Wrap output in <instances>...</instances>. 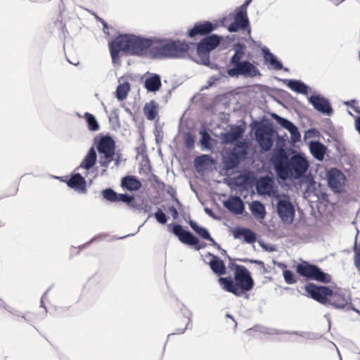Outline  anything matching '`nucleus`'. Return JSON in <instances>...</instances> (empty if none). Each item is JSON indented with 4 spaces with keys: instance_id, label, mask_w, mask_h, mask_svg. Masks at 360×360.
<instances>
[{
    "instance_id": "12",
    "label": "nucleus",
    "mask_w": 360,
    "mask_h": 360,
    "mask_svg": "<svg viewBox=\"0 0 360 360\" xmlns=\"http://www.w3.org/2000/svg\"><path fill=\"white\" fill-rule=\"evenodd\" d=\"M184 227L188 228V226H167V230L176 236L183 244L193 247L197 250L205 248V243H201L196 236L190 231L186 230Z\"/></svg>"
},
{
    "instance_id": "36",
    "label": "nucleus",
    "mask_w": 360,
    "mask_h": 360,
    "mask_svg": "<svg viewBox=\"0 0 360 360\" xmlns=\"http://www.w3.org/2000/svg\"><path fill=\"white\" fill-rule=\"evenodd\" d=\"M249 207L252 214L257 219H263L265 217V207L260 201L254 200L250 204Z\"/></svg>"
},
{
    "instance_id": "59",
    "label": "nucleus",
    "mask_w": 360,
    "mask_h": 360,
    "mask_svg": "<svg viewBox=\"0 0 360 360\" xmlns=\"http://www.w3.org/2000/svg\"><path fill=\"white\" fill-rule=\"evenodd\" d=\"M315 195L317 196L318 200L321 202H328V195L326 193L324 192H319L315 193Z\"/></svg>"
},
{
    "instance_id": "46",
    "label": "nucleus",
    "mask_w": 360,
    "mask_h": 360,
    "mask_svg": "<svg viewBox=\"0 0 360 360\" xmlns=\"http://www.w3.org/2000/svg\"><path fill=\"white\" fill-rule=\"evenodd\" d=\"M200 238L211 242L213 238L204 226H190Z\"/></svg>"
},
{
    "instance_id": "26",
    "label": "nucleus",
    "mask_w": 360,
    "mask_h": 360,
    "mask_svg": "<svg viewBox=\"0 0 360 360\" xmlns=\"http://www.w3.org/2000/svg\"><path fill=\"white\" fill-rule=\"evenodd\" d=\"M224 207L235 214H242L245 212V205L240 197L231 195L223 202Z\"/></svg>"
},
{
    "instance_id": "44",
    "label": "nucleus",
    "mask_w": 360,
    "mask_h": 360,
    "mask_svg": "<svg viewBox=\"0 0 360 360\" xmlns=\"http://www.w3.org/2000/svg\"><path fill=\"white\" fill-rule=\"evenodd\" d=\"M271 116L281 127L288 131L295 124L287 118L281 117L275 112L271 113Z\"/></svg>"
},
{
    "instance_id": "23",
    "label": "nucleus",
    "mask_w": 360,
    "mask_h": 360,
    "mask_svg": "<svg viewBox=\"0 0 360 360\" xmlns=\"http://www.w3.org/2000/svg\"><path fill=\"white\" fill-rule=\"evenodd\" d=\"M235 239H243L244 243L252 244L257 240V233L244 226H236L231 230Z\"/></svg>"
},
{
    "instance_id": "4",
    "label": "nucleus",
    "mask_w": 360,
    "mask_h": 360,
    "mask_svg": "<svg viewBox=\"0 0 360 360\" xmlns=\"http://www.w3.org/2000/svg\"><path fill=\"white\" fill-rule=\"evenodd\" d=\"M188 50L189 45L185 40L156 37L155 45L151 49V58H181Z\"/></svg>"
},
{
    "instance_id": "38",
    "label": "nucleus",
    "mask_w": 360,
    "mask_h": 360,
    "mask_svg": "<svg viewBox=\"0 0 360 360\" xmlns=\"http://www.w3.org/2000/svg\"><path fill=\"white\" fill-rule=\"evenodd\" d=\"M183 308L181 309V314L184 317L188 319V321L186 324V326L184 328H177L175 330V332L172 333L167 335V339L169 338L172 335H176V334H183L185 333V331L188 328V326L191 322V318L193 316V313L191 310L187 309L184 304H182Z\"/></svg>"
},
{
    "instance_id": "34",
    "label": "nucleus",
    "mask_w": 360,
    "mask_h": 360,
    "mask_svg": "<svg viewBox=\"0 0 360 360\" xmlns=\"http://www.w3.org/2000/svg\"><path fill=\"white\" fill-rule=\"evenodd\" d=\"M200 134L201 136L200 139V144L202 149L212 150L214 148V139L211 137L210 134L207 132L205 127L200 129Z\"/></svg>"
},
{
    "instance_id": "13",
    "label": "nucleus",
    "mask_w": 360,
    "mask_h": 360,
    "mask_svg": "<svg viewBox=\"0 0 360 360\" xmlns=\"http://www.w3.org/2000/svg\"><path fill=\"white\" fill-rule=\"evenodd\" d=\"M276 198L277 200L276 212L281 220L284 223L291 224L295 217V210L289 195H283L281 197L278 195Z\"/></svg>"
},
{
    "instance_id": "56",
    "label": "nucleus",
    "mask_w": 360,
    "mask_h": 360,
    "mask_svg": "<svg viewBox=\"0 0 360 360\" xmlns=\"http://www.w3.org/2000/svg\"><path fill=\"white\" fill-rule=\"evenodd\" d=\"M297 180H300L301 184H307V185L309 184V182H314V181L313 175L310 173L307 174V172L304 174H303V176L300 179H298Z\"/></svg>"
},
{
    "instance_id": "1",
    "label": "nucleus",
    "mask_w": 360,
    "mask_h": 360,
    "mask_svg": "<svg viewBox=\"0 0 360 360\" xmlns=\"http://www.w3.org/2000/svg\"><path fill=\"white\" fill-rule=\"evenodd\" d=\"M270 162L277 179L281 181L300 179L309 167V162L303 153L295 151L289 155L283 148L274 150Z\"/></svg>"
},
{
    "instance_id": "41",
    "label": "nucleus",
    "mask_w": 360,
    "mask_h": 360,
    "mask_svg": "<svg viewBox=\"0 0 360 360\" xmlns=\"http://www.w3.org/2000/svg\"><path fill=\"white\" fill-rule=\"evenodd\" d=\"M226 74L227 73H226V70H225V68H222L221 70H220V72H219L217 74L213 75L209 77V79H207V85L203 86L201 89V90L208 89V88L217 84V83L218 82H219L222 77H226Z\"/></svg>"
},
{
    "instance_id": "15",
    "label": "nucleus",
    "mask_w": 360,
    "mask_h": 360,
    "mask_svg": "<svg viewBox=\"0 0 360 360\" xmlns=\"http://www.w3.org/2000/svg\"><path fill=\"white\" fill-rule=\"evenodd\" d=\"M308 102L314 109L323 115L331 116L333 114V108L330 100L322 94L314 91L307 97Z\"/></svg>"
},
{
    "instance_id": "3",
    "label": "nucleus",
    "mask_w": 360,
    "mask_h": 360,
    "mask_svg": "<svg viewBox=\"0 0 360 360\" xmlns=\"http://www.w3.org/2000/svg\"><path fill=\"white\" fill-rule=\"evenodd\" d=\"M319 226H263L262 233L271 240L294 235L304 242H314L321 237Z\"/></svg>"
},
{
    "instance_id": "19",
    "label": "nucleus",
    "mask_w": 360,
    "mask_h": 360,
    "mask_svg": "<svg viewBox=\"0 0 360 360\" xmlns=\"http://www.w3.org/2000/svg\"><path fill=\"white\" fill-rule=\"evenodd\" d=\"M141 226H138L136 231L134 233H130L121 236H111L108 234L101 233L94 237H93L89 241L85 243L83 245H79L78 250L76 251V247L72 246L70 249V257H72L74 255H77L79 254L80 251L84 248L88 247L91 243L94 241H101V240H106V241H112L113 240L118 239H124L131 236H134L136 233L139 231Z\"/></svg>"
},
{
    "instance_id": "14",
    "label": "nucleus",
    "mask_w": 360,
    "mask_h": 360,
    "mask_svg": "<svg viewBox=\"0 0 360 360\" xmlns=\"http://www.w3.org/2000/svg\"><path fill=\"white\" fill-rule=\"evenodd\" d=\"M304 290L309 297L323 305H328L332 289L327 285H319L308 283L304 285Z\"/></svg>"
},
{
    "instance_id": "28",
    "label": "nucleus",
    "mask_w": 360,
    "mask_h": 360,
    "mask_svg": "<svg viewBox=\"0 0 360 360\" xmlns=\"http://www.w3.org/2000/svg\"><path fill=\"white\" fill-rule=\"evenodd\" d=\"M97 161V154L94 146H92L88 150L87 153L84 156V159L81 162L79 167L77 168L79 169H84L86 170L85 172V175L87 176L89 174V170L96 165Z\"/></svg>"
},
{
    "instance_id": "57",
    "label": "nucleus",
    "mask_w": 360,
    "mask_h": 360,
    "mask_svg": "<svg viewBox=\"0 0 360 360\" xmlns=\"http://www.w3.org/2000/svg\"><path fill=\"white\" fill-rule=\"evenodd\" d=\"M319 134V131L315 128H310L307 129L304 134V139H307L308 138L316 136Z\"/></svg>"
},
{
    "instance_id": "21",
    "label": "nucleus",
    "mask_w": 360,
    "mask_h": 360,
    "mask_svg": "<svg viewBox=\"0 0 360 360\" xmlns=\"http://www.w3.org/2000/svg\"><path fill=\"white\" fill-rule=\"evenodd\" d=\"M245 130V123L240 125H233L229 130L221 133L220 139L222 144H232L243 137Z\"/></svg>"
},
{
    "instance_id": "47",
    "label": "nucleus",
    "mask_w": 360,
    "mask_h": 360,
    "mask_svg": "<svg viewBox=\"0 0 360 360\" xmlns=\"http://www.w3.org/2000/svg\"><path fill=\"white\" fill-rule=\"evenodd\" d=\"M135 198L133 195L125 193H119L117 198V202H122L129 206H134Z\"/></svg>"
},
{
    "instance_id": "24",
    "label": "nucleus",
    "mask_w": 360,
    "mask_h": 360,
    "mask_svg": "<svg viewBox=\"0 0 360 360\" xmlns=\"http://www.w3.org/2000/svg\"><path fill=\"white\" fill-rule=\"evenodd\" d=\"M278 81L284 83L290 90L297 94L308 95L310 86L300 79H281L275 77Z\"/></svg>"
},
{
    "instance_id": "61",
    "label": "nucleus",
    "mask_w": 360,
    "mask_h": 360,
    "mask_svg": "<svg viewBox=\"0 0 360 360\" xmlns=\"http://www.w3.org/2000/svg\"><path fill=\"white\" fill-rule=\"evenodd\" d=\"M202 65L207 66L212 70H219V72H220V70H221L222 68H224V67H221L215 63L210 62V57H209V63H206V64H202Z\"/></svg>"
},
{
    "instance_id": "45",
    "label": "nucleus",
    "mask_w": 360,
    "mask_h": 360,
    "mask_svg": "<svg viewBox=\"0 0 360 360\" xmlns=\"http://www.w3.org/2000/svg\"><path fill=\"white\" fill-rule=\"evenodd\" d=\"M109 122L112 124V128L117 129L120 127V122L119 117V110L117 108H113L108 116Z\"/></svg>"
},
{
    "instance_id": "9",
    "label": "nucleus",
    "mask_w": 360,
    "mask_h": 360,
    "mask_svg": "<svg viewBox=\"0 0 360 360\" xmlns=\"http://www.w3.org/2000/svg\"><path fill=\"white\" fill-rule=\"evenodd\" d=\"M328 305L339 310L354 311L360 314V311L356 309L352 303L351 292L349 290L335 288L332 289L331 296H330Z\"/></svg>"
},
{
    "instance_id": "8",
    "label": "nucleus",
    "mask_w": 360,
    "mask_h": 360,
    "mask_svg": "<svg viewBox=\"0 0 360 360\" xmlns=\"http://www.w3.org/2000/svg\"><path fill=\"white\" fill-rule=\"evenodd\" d=\"M296 272L307 280H313L322 283H329L331 276L324 272L319 266L302 261L296 266Z\"/></svg>"
},
{
    "instance_id": "7",
    "label": "nucleus",
    "mask_w": 360,
    "mask_h": 360,
    "mask_svg": "<svg viewBox=\"0 0 360 360\" xmlns=\"http://www.w3.org/2000/svg\"><path fill=\"white\" fill-rule=\"evenodd\" d=\"M251 2L252 0H245L241 6L235 9V13H230L228 16L224 17L221 20V25L226 26L227 21L233 19V21L227 27L229 32H237L243 30L250 33L251 30L247 9Z\"/></svg>"
},
{
    "instance_id": "55",
    "label": "nucleus",
    "mask_w": 360,
    "mask_h": 360,
    "mask_svg": "<svg viewBox=\"0 0 360 360\" xmlns=\"http://www.w3.org/2000/svg\"><path fill=\"white\" fill-rule=\"evenodd\" d=\"M136 152L137 155H141L142 157L143 155H147L146 154V146L144 143V140L143 139L141 143L137 146L136 148Z\"/></svg>"
},
{
    "instance_id": "50",
    "label": "nucleus",
    "mask_w": 360,
    "mask_h": 360,
    "mask_svg": "<svg viewBox=\"0 0 360 360\" xmlns=\"http://www.w3.org/2000/svg\"><path fill=\"white\" fill-rule=\"evenodd\" d=\"M115 154L101 155L98 160L101 166L107 168L109 164L114 160Z\"/></svg>"
},
{
    "instance_id": "30",
    "label": "nucleus",
    "mask_w": 360,
    "mask_h": 360,
    "mask_svg": "<svg viewBox=\"0 0 360 360\" xmlns=\"http://www.w3.org/2000/svg\"><path fill=\"white\" fill-rule=\"evenodd\" d=\"M214 162V158L210 155L202 154L195 158L193 160L194 167L197 172L202 173Z\"/></svg>"
},
{
    "instance_id": "53",
    "label": "nucleus",
    "mask_w": 360,
    "mask_h": 360,
    "mask_svg": "<svg viewBox=\"0 0 360 360\" xmlns=\"http://www.w3.org/2000/svg\"><path fill=\"white\" fill-rule=\"evenodd\" d=\"M258 243L259 246L266 252H272L276 250V245L266 244L262 240H258Z\"/></svg>"
},
{
    "instance_id": "16",
    "label": "nucleus",
    "mask_w": 360,
    "mask_h": 360,
    "mask_svg": "<svg viewBox=\"0 0 360 360\" xmlns=\"http://www.w3.org/2000/svg\"><path fill=\"white\" fill-rule=\"evenodd\" d=\"M326 178L328 187L334 193H340L342 191L346 177L342 171L336 167H332L328 172Z\"/></svg>"
},
{
    "instance_id": "39",
    "label": "nucleus",
    "mask_w": 360,
    "mask_h": 360,
    "mask_svg": "<svg viewBox=\"0 0 360 360\" xmlns=\"http://www.w3.org/2000/svg\"><path fill=\"white\" fill-rule=\"evenodd\" d=\"M130 91V84L128 82H124L120 84L115 91V96L118 101H123L128 95V92Z\"/></svg>"
},
{
    "instance_id": "54",
    "label": "nucleus",
    "mask_w": 360,
    "mask_h": 360,
    "mask_svg": "<svg viewBox=\"0 0 360 360\" xmlns=\"http://www.w3.org/2000/svg\"><path fill=\"white\" fill-rule=\"evenodd\" d=\"M167 193L171 196L173 201H174L177 205H181L179 200L176 198V191L175 188L169 186L167 190Z\"/></svg>"
},
{
    "instance_id": "42",
    "label": "nucleus",
    "mask_w": 360,
    "mask_h": 360,
    "mask_svg": "<svg viewBox=\"0 0 360 360\" xmlns=\"http://www.w3.org/2000/svg\"><path fill=\"white\" fill-rule=\"evenodd\" d=\"M101 196L103 200L110 202H117L118 194L111 188H106L101 191Z\"/></svg>"
},
{
    "instance_id": "37",
    "label": "nucleus",
    "mask_w": 360,
    "mask_h": 360,
    "mask_svg": "<svg viewBox=\"0 0 360 360\" xmlns=\"http://www.w3.org/2000/svg\"><path fill=\"white\" fill-rule=\"evenodd\" d=\"M158 105L152 100L149 103H146L143 106V112L148 120H153L158 115Z\"/></svg>"
},
{
    "instance_id": "5",
    "label": "nucleus",
    "mask_w": 360,
    "mask_h": 360,
    "mask_svg": "<svg viewBox=\"0 0 360 360\" xmlns=\"http://www.w3.org/2000/svg\"><path fill=\"white\" fill-rule=\"evenodd\" d=\"M218 282L225 291L237 297H240L252 290L255 285L251 273L247 268L241 271L234 272L233 278L230 276L219 277Z\"/></svg>"
},
{
    "instance_id": "62",
    "label": "nucleus",
    "mask_w": 360,
    "mask_h": 360,
    "mask_svg": "<svg viewBox=\"0 0 360 360\" xmlns=\"http://www.w3.org/2000/svg\"><path fill=\"white\" fill-rule=\"evenodd\" d=\"M154 134L155 136V142L157 144H159V143L161 142L163 139V132L162 131L158 130L156 128Z\"/></svg>"
},
{
    "instance_id": "64",
    "label": "nucleus",
    "mask_w": 360,
    "mask_h": 360,
    "mask_svg": "<svg viewBox=\"0 0 360 360\" xmlns=\"http://www.w3.org/2000/svg\"><path fill=\"white\" fill-rule=\"evenodd\" d=\"M96 19L98 21H99L101 23V25H103V30L105 33H107L108 29H109V26L107 23V22L103 19L102 18H100L98 16H96Z\"/></svg>"
},
{
    "instance_id": "35",
    "label": "nucleus",
    "mask_w": 360,
    "mask_h": 360,
    "mask_svg": "<svg viewBox=\"0 0 360 360\" xmlns=\"http://www.w3.org/2000/svg\"><path fill=\"white\" fill-rule=\"evenodd\" d=\"M245 45L240 41L233 44V49L234 51V53L229 59V65L243 60L242 58L245 56Z\"/></svg>"
},
{
    "instance_id": "27",
    "label": "nucleus",
    "mask_w": 360,
    "mask_h": 360,
    "mask_svg": "<svg viewBox=\"0 0 360 360\" xmlns=\"http://www.w3.org/2000/svg\"><path fill=\"white\" fill-rule=\"evenodd\" d=\"M68 186L82 193H86V181L79 173H73L65 181Z\"/></svg>"
},
{
    "instance_id": "18",
    "label": "nucleus",
    "mask_w": 360,
    "mask_h": 360,
    "mask_svg": "<svg viewBox=\"0 0 360 360\" xmlns=\"http://www.w3.org/2000/svg\"><path fill=\"white\" fill-rule=\"evenodd\" d=\"M94 144L100 155L115 154V141L109 134L96 136Z\"/></svg>"
},
{
    "instance_id": "20",
    "label": "nucleus",
    "mask_w": 360,
    "mask_h": 360,
    "mask_svg": "<svg viewBox=\"0 0 360 360\" xmlns=\"http://www.w3.org/2000/svg\"><path fill=\"white\" fill-rule=\"evenodd\" d=\"M217 24H213L208 20L199 21L194 24L193 27L188 31L187 36L194 38L196 36H207L217 27Z\"/></svg>"
},
{
    "instance_id": "6",
    "label": "nucleus",
    "mask_w": 360,
    "mask_h": 360,
    "mask_svg": "<svg viewBox=\"0 0 360 360\" xmlns=\"http://www.w3.org/2000/svg\"><path fill=\"white\" fill-rule=\"evenodd\" d=\"M252 131H254L255 140L261 153L269 151L278 135L274 123L265 116L260 121L253 120L250 124Z\"/></svg>"
},
{
    "instance_id": "51",
    "label": "nucleus",
    "mask_w": 360,
    "mask_h": 360,
    "mask_svg": "<svg viewBox=\"0 0 360 360\" xmlns=\"http://www.w3.org/2000/svg\"><path fill=\"white\" fill-rule=\"evenodd\" d=\"M154 216L157 221L161 224H165L167 221L168 217L160 208H158L156 212L154 213Z\"/></svg>"
},
{
    "instance_id": "25",
    "label": "nucleus",
    "mask_w": 360,
    "mask_h": 360,
    "mask_svg": "<svg viewBox=\"0 0 360 360\" xmlns=\"http://www.w3.org/2000/svg\"><path fill=\"white\" fill-rule=\"evenodd\" d=\"M143 86L148 92H156L162 86L161 77L157 73L147 72L144 74Z\"/></svg>"
},
{
    "instance_id": "63",
    "label": "nucleus",
    "mask_w": 360,
    "mask_h": 360,
    "mask_svg": "<svg viewBox=\"0 0 360 360\" xmlns=\"http://www.w3.org/2000/svg\"><path fill=\"white\" fill-rule=\"evenodd\" d=\"M169 212L174 219H176L179 217L178 210L174 206L172 205L169 207Z\"/></svg>"
},
{
    "instance_id": "17",
    "label": "nucleus",
    "mask_w": 360,
    "mask_h": 360,
    "mask_svg": "<svg viewBox=\"0 0 360 360\" xmlns=\"http://www.w3.org/2000/svg\"><path fill=\"white\" fill-rule=\"evenodd\" d=\"M255 330L258 331L261 333L265 334H288V335H296L300 337L305 338L309 340H316L320 338V335L317 333H314L312 332H306V331H290L285 330L281 331L275 328H268L260 325H256L254 327Z\"/></svg>"
},
{
    "instance_id": "22",
    "label": "nucleus",
    "mask_w": 360,
    "mask_h": 360,
    "mask_svg": "<svg viewBox=\"0 0 360 360\" xmlns=\"http://www.w3.org/2000/svg\"><path fill=\"white\" fill-rule=\"evenodd\" d=\"M264 63L268 66L269 69L275 70H283L285 72H288L289 69L283 66V63L277 56L271 52L269 48L263 46L261 49Z\"/></svg>"
},
{
    "instance_id": "40",
    "label": "nucleus",
    "mask_w": 360,
    "mask_h": 360,
    "mask_svg": "<svg viewBox=\"0 0 360 360\" xmlns=\"http://www.w3.org/2000/svg\"><path fill=\"white\" fill-rule=\"evenodd\" d=\"M83 117L86 120L87 127L89 131H96L99 129V123L93 114L86 112L84 113Z\"/></svg>"
},
{
    "instance_id": "31",
    "label": "nucleus",
    "mask_w": 360,
    "mask_h": 360,
    "mask_svg": "<svg viewBox=\"0 0 360 360\" xmlns=\"http://www.w3.org/2000/svg\"><path fill=\"white\" fill-rule=\"evenodd\" d=\"M309 149L311 155L317 160H323L327 147L320 141L311 140L309 142Z\"/></svg>"
},
{
    "instance_id": "60",
    "label": "nucleus",
    "mask_w": 360,
    "mask_h": 360,
    "mask_svg": "<svg viewBox=\"0 0 360 360\" xmlns=\"http://www.w3.org/2000/svg\"><path fill=\"white\" fill-rule=\"evenodd\" d=\"M141 165H142V167H146L147 169H148V170H150L151 165H150V162L148 155H143L142 157Z\"/></svg>"
},
{
    "instance_id": "48",
    "label": "nucleus",
    "mask_w": 360,
    "mask_h": 360,
    "mask_svg": "<svg viewBox=\"0 0 360 360\" xmlns=\"http://www.w3.org/2000/svg\"><path fill=\"white\" fill-rule=\"evenodd\" d=\"M288 131L290 134V139L292 143H295L300 141L301 134L299 131L298 127L295 124L289 129Z\"/></svg>"
},
{
    "instance_id": "10",
    "label": "nucleus",
    "mask_w": 360,
    "mask_h": 360,
    "mask_svg": "<svg viewBox=\"0 0 360 360\" xmlns=\"http://www.w3.org/2000/svg\"><path fill=\"white\" fill-rule=\"evenodd\" d=\"M231 68L226 70L227 75L233 78L242 76L244 78H253L260 76L259 69L248 60H243L230 65Z\"/></svg>"
},
{
    "instance_id": "58",
    "label": "nucleus",
    "mask_w": 360,
    "mask_h": 360,
    "mask_svg": "<svg viewBox=\"0 0 360 360\" xmlns=\"http://www.w3.org/2000/svg\"><path fill=\"white\" fill-rule=\"evenodd\" d=\"M229 267L231 270H234V272H237L238 271H243V269H246L245 266L237 264L234 262H233V260L230 261L229 264Z\"/></svg>"
},
{
    "instance_id": "2",
    "label": "nucleus",
    "mask_w": 360,
    "mask_h": 360,
    "mask_svg": "<svg viewBox=\"0 0 360 360\" xmlns=\"http://www.w3.org/2000/svg\"><path fill=\"white\" fill-rule=\"evenodd\" d=\"M156 37L122 33L109 42V50L114 65L120 63V52L127 56H146L155 45Z\"/></svg>"
},
{
    "instance_id": "33",
    "label": "nucleus",
    "mask_w": 360,
    "mask_h": 360,
    "mask_svg": "<svg viewBox=\"0 0 360 360\" xmlns=\"http://www.w3.org/2000/svg\"><path fill=\"white\" fill-rule=\"evenodd\" d=\"M121 185L129 191H136L142 186L141 181L135 176H125L122 177Z\"/></svg>"
},
{
    "instance_id": "29",
    "label": "nucleus",
    "mask_w": 360,
    "mask_h": 360,
    "mask_svg": "<svg viewBox=\"0 0 360 360\" xmlns=\"http://www.w3.org/2000/svg\"><path fill=\"white\" fill-rule=\"evenodd\" d=\"M212 49L208 46L207 43L202 38L197 43L196 52L200 60L196 61L199 64H206L209 63V57Z\"/></svg>"
},
{
    "instance_id": "43",
    "label": "nucleus",
    "mask_w": 360,
    "mask_h": 360,
    "mask_svg": "<svg viewBox=\"0 0 360 360\" xmlns=\"http://www.w3.org/2000/svg\"><path fill=\"white\" fill-rule=\"evenodd\" d=\"M203 39L212 50L215 49L223 39L222 37L216 34H207Z\"/></svg>"
},
{
    "instance_id": "49",
    "label": "nucleus",
    "mask_w": 360,
    "mask_h": 360,
    "mask_svg": "<svg viewBox=\"0 0 360 360\" xmlns=\"http://www.w3.org/2000/svg\"><path fill=\"white\" fill-rule=\"evenodd\" d=\"M284 281L288 284H294L297 282L295 274L289 269H284L283 271Z\"/></svg>"
},
{
    "instance_id": "32",
    "label": "nucleus",
    "mask_w": 360,
    "mask_h": 360,
    "mask_svg": "<svg viewBox=\"0 0 360 360\" xmlns=\"http://www.w3.org/2000/svg\"><path fill=\"white\" fill-rule=\"evenodd\" d=\"M208 255L211 257V259L209 262V265L212 271L216 275L221 277V276L226 274V265L222 259L218 256L214 255L210 252H208Z\"/></svg>"
},
{
    "instance_id": "52",
    "label": "nucleus",
    "mask_w": 360,
    "mask_h": 360,
    "mask_svg": "<svg viewBox=\"0 0 360 360\" xmlns=\"http://www.w3.org/2000/svg\"><path fill=\"white\" fill-rule=\"evenodd\" d=\"M195 136L190 132H187L184 137V146L188 150L193 149L195 144Z\"/></svg>"
},
{
    "instance_id": "11",
    "label": "nucleus",
    "mask_w": 360,
    "mask_h": 360,
    "mask_svg": "<svg viewBox=\"0 0 360 360\" xmlns=\"http://www.w3.org/2000/svg\"><path fill=\"white\" fill-rule=\"evenodd\" d=\"M247 158V150L243 145H236L232 149L226 151L222 156L223 169L229 172Z\"/></svg>"
}]
</instances>
